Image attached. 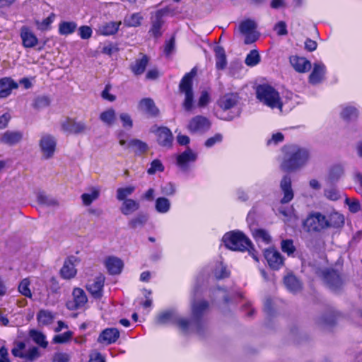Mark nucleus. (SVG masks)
<instances>
[{
	"label": "nucleus",
	"mask_w": 362,
	"mask_h": 362,
	"mask_svg": "<svg viewBox=\"0 0 362 362\" xmlns=\"http://www.w3.org/2000/svg\"><path fill=\"white\" fill-rule=\"evenodd\" d=\"M209 304L205 300L193 302L192 303L191 320L178 317L174 311H166L160 313L157 316L156 322L158 325L173 323L177 325L182 331L185 332L190 329L199 332L201 326L199 319L204 314Z\"/></svg>",
	"instance_id": "obj_1"
},
{
	"label": "nucleus",
	"mask_w": 362,
	"mask_h": 362,
	"mask_svg": "<svg viewBox=\"0 0 362 362\" xmlns=\"http://www.w3.org/2000/svg\"><path fill=\"white\" fill-rule=\"evenodd\" d=\"M281 168L287 172L295 171L303 167L310 159V151L305 147L296 144L285 146Z\"/></svg>",
	"instance_id": "obj_2"
},
{
	"label": "nucleus",
	"mask_w": 362,
	"mask_h": 362,
	"mask_svg": "<svg viewBox=\"0 0 362 362\" xmlns=\"http://www.w3.org/2000/svg\"><path fill=\"white\" fill-rule=\"evenodd\" d=\"M223 241L226 247L230 250L239 251L248 250L252 258L258 262L256 254L249 250L251 246L250 240L242 232L231 231L223 235Z\"/></svg>",
	"instance_id": "obj_3"
},
{
	"label": "nucleus",
	"mask_w": 362,
	"mask_h": 362,
	"mask_svg": "<svg viewBox=\"0 0 362 362\" xmlns=\"http://www.w3.org/2000/svg\"><path fill=\"white\" fill-rule=\"evenodd\" d=\"M257 98L264 105L272 109L277 108L282 112L283 103L281 101L279 93L272 86L263 84L256 88Z\"/></svg>",
	"instance_id": "obj_4"
},
{
	"label": "nucleus",
	"mask_w": 362,
	"mask_h": 362,
	"mask_svg": "<svg viewBox=\"0 0 362 362\" xmlns=\"http://www.w3.org/2000/svg\"><path fill=\"white\" fill-rule=\"evenodd\" d=\"M197 74L195 68L186 74L179 84V91L183 93L185 99L182 106L186 111L192 110L194 103V93L192 90L193 78Z\"/></svg>",
	"instance_id": "obj_5"
},
{
	"label": "nucleus",
	"mask_w": 362,
	"mask_h": 362,
	"mask_svg": "<svg viewBox=\"0 0 362 362\" xmlns=\"http://www.w3.org/2000/svg\"><path fill=\"white\" fill-rule=\"evenodd\" d=\"M39 146L42 157L45 159H49L54 154L57 140L50 134H42L39 141Z\"/></svg>",
	"instance_id": "obj_6"
},
{
	"label": "nucleus",
	"mask_w": 362,
	"mask_h": 362,
	"mask_svg": "<svg viewBox=\"0 0 362 362\" xmlns=\"http://www.w3.org/2000/svg\"><path fill=\"white\" fill-rule=\"evenodd\" d=\"M305 225L309 230L320 231L327 228V216L320 212H315L308 216Z\"/></svg>",
	"instance_id": "obj_7"
},
{
	"label": "nucleus",
	"mask_w": 362,
	"mask_h": 362,
	"mask_svg": "<svg viewBox=\"0 0 362 362\" xmlns=\"http://www.w3.org/2000/svg\"><path fill=\"white\" fill-rule=\"evenodd\" d=\"M60 125L62 130L69 134H81L84 133L88 129L84 122H76L68 117L62 119L60 122Z\"/></svg>",
	"instance_id": "obj_8"
},
{
	"label": "nucleus",
	"mask_w": 362,
	"mask_h": 362,
	"mask_svg": "<svg viewBox=\"0 0 362 362\" xmlns=\"http://www.w3.org/2000/svg\"><path fill=\"white\" fill-rule=\"evenodd\" d=\"M264 257L269 266L274 270L279 269L284 264V258L281 253L274 248H269L264 251Z\"/></svg>",
	"instance_id": "obj_9"
},
{
	"label": "nucleus",
	"mask_w": 362,
	"mask_h": 362,
	"mask_svg": "<svg viewBox=\"0 0 362 362\" xmlns=\"http://www.w3.org/2000/svg\"><path fill=\"white\" fill-rule=\"evenodd\" d=\"M72 296L73 300L66 303V307L71 310L83 307L88 301L86 293L80 288H74Z\"/></svg>",
	"instance_id": "obj_10"
},
{
	"label": "nucleus",
	"mask_w": 362,
	"mask_h": 362,
	"mask_svg": "<svg viewBox=\"0 0 362 362\" xmlns=\"http://www.w3.org/2000/svg\"><path fill=\"white\" fill-rule=\"evenodd\" d=\"M238 29L245 37V44L252 43L259 37V34L257 31L256 24H239Z\"/></svg>",
	"instance_id": "obj_11"
},
{
	"label": "nucleus",
	"mask_w": 362,
	"mask_h": 362,
	"mask_svg": "<svg viewBox=\"0 0 362 362\" xmlns=\"http://www.w3.org/2000/svg\"><path fill=\"white\" fill-rule=\"evenodd\" d=\"M104 282V276L100 274L95 276L94 279L88 281L86 288L95 298H100L103 295Z\"/></svg>",
	"instance_id": "obj_12"
},
{
	"label": "nucleus",
	"mask_w": 362,
	"mask_h": 362,
	"mask_svg": "<svg viewBox=\"0 0 362 362\" xmlns=\"http://www.w3.org/2000/svg\"><path fill=\"white\" fill-rule=\"evenodd\" d=\"M210 122L203 116H196L192 118L188 124V129L191 132H204L210 127Z\"/></svg>",
	"instance_id": "obj_13"
},
{
	"label": "nucleus",
	"mask_w": 362,
	"mask_h": 362,
	"mask_svg": "<svg viewBox=\"0 0 362 362\" xmlns=\"http://www.w3.org/2000/svg\"><path fill=\"white\" fill-rule=\"evenodd\" d=\"M323 279L327 285L332 290L339 288L342 284L340 276L334 270L324 271Z\"/></svg>",
	"instance_id": "obj_14"
},
{
	"label": "nucleus",
	"mask_w": 362,
	"mask_h": 362,
	"mask_svg": "<svg viewBox=\"0 0 362 362\" xmlns=\"http://www.w3.org/2000/svg\"><path fill=\"white\" fill-rule=\"evenodd\" d=\"M119 337V332L116 328H107L104 329L98 338L100 344L109 345L115 343Z\"/></svg>",
	"instance_id": "obj_15"
},
{
	"label": "nucleus",
	"mask_w": 362,
	"mask_h": 362,
	"mask_svg": "<svg viewBox=\"0 0 362 362\" xmlns=\"http://www.w3.org/2000/svg\"><path fill=\"white\" fill-rule=\"evenodd\" d=\"M21 38L23 45L26 48H32L38 44V39L33 32L27 26L21 29Z\"/></svg>",
	"instance_id": "obj_16"
},
{
	"label": "nucleus",
	"mask_w": 362,
	"mask_h": 362,
	"mask_svg": "<svg viewBox=\"0 0 362 362\" xmlns=\"http://www.w3.org/2000/svg\"><path fill=\"white\" fill-rule=\"evenodd\" d=\"M22 139L23 134L19 131H6L0 135V143L13 146L19 143Z\"/></svg>",
	"instance_id": "obj_17"
},
{
	"label": "nucleus",
	"mask_w": 362,
	"mask_h": 362,
	"mask_svg": "<svg viewBox=\"0 0 362 362\" xmlns=\"http://www.w3.org/2000/svg\"><path fill=\"white\" fill-rule=\"evenodd\" d=\"M281 189L284 193V197L281 200V203L286 204L291 202L293 198V192L291 188V179L286 175L281 181Z\"/></svg>",
	"instance_id": "obj_18"
},
{
	"label": "nucleus",
	"mask_w": 362,
	"mask_h": 362,
	"mask_svg": "<svg viewBox=\"0 0 362 362\" xmlns=\"http://www.w3.org/2000/svg\"><path fill=\"white\" fill-rule=\"evenodd\" d=\"M290 63L294 69L300 73L308 71L311 68L310 61L306 59L305 57L292 56L290 57Z\"/></svg>",
	"instance_id": "obj_19"
},
{
	"label": "nucleus",
	"mask_w": 362,
	"mask_h": 362,
	"mask_svg": "<svg viewBox=\"0 0 362 362\" xmlns=\"http://www.w3.org/2000/svg\"><path fill=\"white\" fill-rule=\"evenodd\" d=\"M157 141L163 146H170L173 141V135L167 127H158L156 130Z\"/></svg>",
	"instance_id": "obj_20"
},
{
	"label": "nucleus",
	"mask_w": 362,
	"mask_h": 362,
	"mask_svg": "<svg viewBox=\"0 0 362 362\" xmlns=\"http://www.w3.org/2000/svg\"><path fill=\"white\" fill-rule=\"evenodd\" d=\"M139 110L149 116H156L158 113V110L156 107L153 100L150 98H144L139 103Z\"/></svg>",
	"instance_id": "obj_21"
},
{
	"label": "nucleus",
	"mask_w": 362,
	"mask_h": 362,
	"mask_svg": "<svg viewBox=\"0 0 362 362\" xmlns=\"http://www.w3.org/2000/svg\"><path fill=\"white\" fill-rule=\"evenodd\" d=\"M238 102V96L237 94L228 93L224 95L218 101V105L223 110L231 109Z\"/></svg>",
	"instance_id": "obj_22"
},
{
	"label": "nucleus",
	"mask_w": 362,
	"mask_h": 362,
	"mask_svg": "<svg viewBox=\"0 0 362 362\" xmlns=\"http://www.w3.org/2000/svg\"><path fill=\"white\" fill-rule=\"evenodd\" d=\"M105 267L110 274H118L122 272L123 267L122 261L116 257H109L105 259Z\"/></svg>",
	"instance_id": "obj_23"
},
{
	"label": "nucleus",
	"mask_w": 362,
	"mask_h": 362,
	"mask_svg": "<svg viewBox=\"0 0 362 362\" xmlns=\"http://www.w3.org/2000/svg\"><path fill=\"white\" fill-rule=\"evenodd\" d=\"M197 158V155L189 148L187 149L182 153L178 156L177 162L178 165L184 170L187 168V163L194 162Z\"/></svg>",
	"instance_id": "obj_24"
},
{
	"label": "nucleus",
	"mask_w": 362,
	"mask_h": 362,
	"mask_svg": "<svg viewBox=\"0 0 362 362\" xmlns=\"http://www.w3.org/2000/svg\"><path fill=\"white\" fill-rule=\"evenodd\" d=\"M325 66L322 63H315L312 73L309 76V81L313 84L320 83L325 75Z\"/></svg>",
	"instance_id": "obj_25"
},
{
	"label": "nucleus",
	"mask_w": 362,
	"mask_h": 362,
	"mask_svg": "<svg viewBox=\"0 0 362 362\" xmlns=\"http://www.w3.org/2000/svg\"><path fill=\"white\" fill-rule=\"evenodd\" d=\"M18 85L9 78L0 80V97L6 98L9 95L13 89L17 88Z\"/></svg>",
	"instance_id": "obj_26"
},
{
	"label": "nucleus",
	"mask_w": 362,
	"mask_h": 362,
	"mask_svg": "<svg viewBox=\"0 0 362 362\" xmlns=\"http://www.w3.org/2000/svg\"><path fill=\"white\" fill-rule=\"evenodd\" d=\"M60 273L62 276L65 279H70L76 276V269L71 258L65 260Z\"/></svg>",
	"instance_id": "obj_27"
},
{
	"label": "nucleus",
	"mask_w": 362,
	"mask_h": 362,
	"mask_svg": "<svg viewBox=\"0 0 362 362\" xmlns=\"http://www.w3.org/2000/svg\"><path fill=\"white\" fill-rule=\"evenodd\" d=\"M140 207L139 203L132 199H127L123 201L120 207V211L125 216L130 215L136 211Z\"/></svg>",
	"instance_id": "obj_28"
},
{
	"label": "nucleus",
	"mask_w": 362,
	"mask_h": 362,
	"mask_svg": "<svg viewBox=\"0 0 362 362\" xmlns=\"http://www.w3.org/2000/svg\"><path fill=\"white\" fill-rule=\"evenodd\" d=\"M100 193V189L98 187H92L89 189V192L83 193L81 195L83 204L86 206H89L93 202L98 199Z\"/></svg>",
	"instance_id": "obj_29"
},
{
	"label": "nucleus",
	"mask_w": 362,
	"mask_h": 362,
	"mask_svg": "<svg viewBox=\"0 0 362 362\" xmlns=\"http://www.w3.org/2000/svg\"><path fill=\"white\" fill-rule=\"evenodd\" d=\"M327 228H339L344 225V218L341 214L333 211L327 216Z\"/></svg>",
	"instance_id": "obj_30"
},
{
	"label": "nucleus",
	"mask_w": 362,
	"mask_h": 362,
	"mask_svg": "<svg viewBox=\"0 0 362 362\" xmlns=\"http://www.w3.org/2000/svg\"><path fill=\"white\" fill-rule=\"evenodd\" d=\"M148 63V58L146 55H142L141 59H136L131 65V70L135 75L142 74Z\"/></svg>",
	"instance_id": "obj_31"
},
{
	"label": "nucleus",
	"mask_w": 362,
	"mask_h": 362,
	"mask_svg": "<svg viewBox=\"0 0 362 362\" xmlns=\"http://www.w3.org/2000/svg\"><path fill=\"white\" fill-rule=\"evenodd\" d=\"M127 148H131L136 154H143L148 150V145L139 139H134L128 142Z\"/></svg>",
	"instance_id": "obj_32"
},
{
	"label": "nucleus",
	"mask_w": 362,
	"mask_h": 362,
	"mask_svg": "<svg viewBox=\"0 0 362 362\" xmlns=\"http://www.w3.org/2000/svg\"><path fill=\"white\" fill-rule=\"evenodd\" d=\"M99 118L107 126H112L117 120L115 110L112 108H109L102 112Z\"/></svg>",
	"instance_id": "obj_33"
},
{
	"label": "nucleus",
	"mask_w": 362,
	"mask_h": 362,
	"mask_svg": "<svg viewBox=\"0 0 362 362\" xmlns=\"http://www.w3.org/2000/svg\"><path fill=\"white\" fill-rule=\"evenodd\" d=\"M284 284L286 288L293 293H296L301 289V284L293 275H288L284 278Z\"/></svg>",
	"instance_id": "obj_34"
},
{
	"label": "nucleus",
	"mask_w": 362,
	"mask_h": 362,
	"mask_svg": "<svg viewBox=\"0 0 362 362\" xmlns=\"http://www.w3.org/2000/svg\"><path fill=\"white\" fill-rule=\"evenodd\" d=\"M216 66L218 69H223L227 65L226 57L223 48L217 46L214 49Z\"/></svg>",
	"instance_id": "obj_35"
},
{
	"label": "nucleus",
	"mask_w": 362,
	"mask_h": 362,
	"mask_svg": "<svg viewBox=\"0 0 362 362\" xmlns=\"http://www.w3.org/2000/svg\"><path fill=\"white\" fill-rule=\"evenodd\" d=\"M29 336L33 341L42 348H46L48 345V342L46 340L45 335L36 329H30L29 332Z\"/></svg>",
	"instance_id": "obj_36"
},
{
	"label": "nucleus",
	"mask_w": 362,
	"mask_h": 362,
	"mask_svg": "<svg viewBox=\"0 0 362 362\" xmlns=\"http://www.w3.org/2000/svg\"><path fill=\"white\" fill-rule=\"evenodd\" d=\"M336 320V315L333 312H328L318 318L317 323L321 327L332 325Z\"/></svg>",
	"instance_id": "obj_37"
},
{
	"label": "nucleus",
	"mask_w": 362,
	"mask_h": 362,
	"mask_svg": "<svg viewBox=\"0 0 362 362\" xmlns=\"http://www.w3.org/2000/svg\"><path fill=\"white\" fill-rule=\"evenodd\" d=\"M119 24H100L98 33L103 35H110L117 33Z\"/></svg>",
	"instance_id": "obj_38"
},
{
	"label": "nucleus",
	"mask_w": 362,
	"mask_h": 362,
	"mask_svg": "<svg viewBox=\"0 0 362 362\" xmlns=\"http://www.w3.org/2000/svg\"><path fill=\"white\" fill-rule=\"evenodd\" d=\"M148 221V216L145 214H139L137 216L132 218L128 224L132 228L142 227Z\"/></svg>",
	"instance_id": "obj_39"
},
{
	"label": "nucleus",
	"mask_w": 362,
	"mask_h": 362,
	"mask_svg": "<svg viewBox=\"0 0 362 362\" xmlns=\"http://www.w3.org/2000/svg\"><path fill=\"white\" fill-rule=\"evenodd\" d=\"M37 318L40 324L47 325L52 322L54 320V315L50 311L41 310L38 313Z\"/></svg>",
	"instance_id": "obj_40"
},
{
	"label": "nucleus",
	"mask_w": 362,
	"mask_h": 362,
	"mask_svg": "<svg viewBox=\"0 0 362 362\" xmlns=\"http://www.w3.org/2000/svg\"><path fill=\"white\" fill-rule=\"evenodd\" d=\"M156 209L161 214L167 213L170 208V202L169 199L165 197H159L156 201Z\"/></svg>",
	"instance_id": "obj_41"
},
{
	"label": "nucleus",
	"mask_w": 362,
	"mask_h": 362,
	"mask_svg": "<svg viewBox=\"0 0 362 362\" xmlns=\"http://www.w3.org/2000/svg\"><path fill=\"white\" fill-rule=\"evenodd\" d=\"M135 190L134 186H128L126 187H120L117 189L116 197L119 201H124L127 197L131 195Z\"/></svg>",
	"instance_id": "obj_42"
},
{
	"label": "nucleus",
	"mask_w": 362,
	"mask_h": 362,
	"mask_svg": "<svg viewBox=\"0 0 362 362\" xmlns=\"http://www.w3.org/2000/svg\"><path fill=\"white\" fill-rule=\"evenodd\" d=\"M260 62V56L256 49L251 50L247 55L245 62L249 66H254Z\"/></svg>",
	"instance_id": "obj_43"
},
{
	"label": "nucleus",
	"mask_w": 362,
	"mask_h": 362,
	"mask_svg": "<svg viewBox=\"0 0 362 362\" xmlns=\"http://www.w3.org/2000/svg\"><path fill=\"white\" fill-rule=\"evenodd\" d=\"M344 174V168L340 165L333 166L329 173V180L331 182L337 181Z\"/></svg>",
	"instance_id": "obj_44"
},
{
	"label": "nucleus",
	"mask_w": 362,
	"mask_h": 362,
	"mask_svg": "<svg viewBox=\"0 0 362 362\" xmlns=\"http://www.w3.org/2000/svg\"><path fill=\"white\" fill-rule=\"evenodd\" d=\"M281 249L288 256L293 255L296 251V247L293 245V241L290 239L283 240L281 241Z\"/></svg>",
	"instance_id": "obj_45"
},
{
	"label": "nucleus",
	"mask_w": 362,
	"mask_h": 362,
	"mask_svg": "<svg viewBox=\"0 0 362 362\" xmlns=\"http://www.w3.org/2000/svg\"><path fill=\"white\" fill-rule=\"evenodd\" d=\"M30 282L28 279H23L18 286L19 292L24 296L31 298L32 293L29 288Z\"/></svg>",
	"instance_id": "obj_46"
},
{
	"label": "nucleus",
	"mask_w": 362,
	"mask_h": 362,
	"mask_svg": "<svg viewBox=\"0 0 362 362\" xmlns=\"http://www.w3.org/2000/svg\"><path fill=\"white\" fill-rule=\"evenodd\" d=\"M341 115L344 119H353L357 117L358 111L354 107L346 106L342 110Z\"/></svg>",
	"instance_id": "obj_47"
},
{
	"label": "nucleus",
	"mask_w": 362,
	"mask_h": 362,
	"mask_svg": "<svg viewBox=\"0 0 362 362\" xmlns=\"http://www.w3.org/2000/svg\"><path fill=\"white\" fill-rule=\"evenodd\" d=\"M50 104V100L47 96L41 95L37 97L33 102V106L35 109H42L47 106H49Z\"/></svg>",
	"instance_id": "obj_48"
},
{
	"label": "nucleus",
	"mask_w": 362,
	"mask_h": 362,
	"mask_svg": "<svg viewBox=\"0 0 362 362\" xmlns=\"http://www.w3.org/2000/svg\"><path fill=\"white\" fill-rule=\"evenodd\" d=\"M37 199L39 204L47 206H57L58 202L57 200L47 197L45 194L40 193L37 194Z\"/></svg>",
	"instance_id": "obj_49"
},
{
	"label": "nucleus",
	"mask_w": 362,
	"mask_h": 362,
	"mask_svg": "<svg viewBox=\"0 0 362 362\" xmlns=\"http://www.w3.org/2000/svg\"><path fill=\"white\" fill-rule=\"evenodd\" d=\"M73 332L67 331L60 334L54 336L53 341L54 343L63 344L69 341L73 337Z\"/></svg>",
	"instance_id": "obj_50"
},
{
	"label": "nucleus",
	"mask_w": 362,
	"mask_h": 362,
	"mask_svg": "<svg viewBox=\"0 0 362 362\" xmlns=\"http://www.w3.org/2000/svg\"><path fill=\"white\" fill-rule=\"evenodd\" d=\"M229 272L226 267L223 265L221 262L218 263L215 269L214 275L216 279H221L228 276Z\"/></svg>",
	"instance_id": "obj_51"
},
{
	"label": "nucleus",
	"mask_w": 362,
	"mask_h": 362,
	"mask_svg": "<svg viewBox=\"0 0 362 362\" xmlns=\"http://www.w3.org/2000/svg\"><path fill=\"white\" fill-rule=\"evenodd\" d=\"M345 204L348 205L349 211L352 213H356L361 209L360 202L356 199H350L346 197L345 199Z\"/></svg>",
	"instance_id": "obj_52"
},
{
	"label": "nucleus",
	"mask_w": 362,
	"mask_h": 362,
	"mask_svg": "<svg viewBox=\"0 0 362 362\" xmlns=\"http://www.w3.org/2000/svg\"><path fill=\"white\" fill-rule=\"evenodd\" d=\"M255 238L257 240H262L266 243H269L271 240V237L267 231L263 229H258L253 233Z\"/></svg>",
	"instance_id": "obj_53"
},
{
	"label": "nucleus",
	"mask_w": 362,
	"mask_h": 362,
	"mask_svg": "<svg viewBox=\"0 0 362 362\" xmlns=\"http://www.w3.org/2000/svg\"><path fill=\"white\" fill-rule=\"evenodd\" d=\"M325 196L329 200L337 201L340 198L339 191L335 187H329L325 190Z\"/></svg>",
	"instance_id": "obj_54"
},
{
	"label": "nucleus",
	"mask_w": 362,
	"mask_h": 362,
	"mask_svg": "<svg viewBox=\"0 0 362 362\" xmlns=\"http://www.w3.org/2000/svg\"><path fill=\"white\" fill-rule=\"evenodd\" d=\"M40 352L37 347H32L25 352L23 358L33 361L40 357Z\"/></svg>",
	"instance_id": "obj_55"
},
{
	"label": "nucleus",
	"mask_w": 362,
	"mask_h": 362,
	"mask_svg": "<svg viewBox=\"0 0 362 362\" xmlns=\"http://www.w3.org/2000/svg\"><path fill=\"white\" fill-rule=\"evenodd\" d=\"M164 170V167L161 162L156 159L151 162V167L148 170V173L150 175L155 174L156 172H162Z\"/></svg>",
	"instance_id": "obj_56"
},
{
	"label": "nucleus",
	"mask_w": 362,
	"mask_h": 362,
	"mask_svg": "<svg viewBox=\"0 0 362 362\" xmlns=\"http://www.w3.org/2000/svg\"><path fill=\"white\" fill-rule=\"evenodd\" d=\"M76 24H59V31L62 35H69L74 32Z\"/></svg>",
	"instance_id": "obj_57"
},
{
	"label": "nucleus",
	"mask_w": 362,
	"mask_h": 362,
	"mask_svg": "<svg viewBox=\"0 0 362 362\" xmlns=\"http://www.w3.org/2000/svg\"><path fill=\"white\" fill-rule=\"evenodd\" d=\"M25 344L23 342H18L13 348L11 352L16 357L23 358L25 352L23 351Z\"/></svg>",
	"instance_id": "obj_58"
},
{
	"label": "nucleus",
	"mask_w": 362,
	"mask_h": 362,
	"mask_svg": "<svg viewBox=\"0 0 362 362\" xmlns=\"http://www.w3.org/2000/svg\"><path fill=\"white\" fill-rule=\"evenodd\" d=\"M69 360L70 356L63 352H57L52 357V362H69Z\"/></svg>",
	"instance_id": "obj_59"
},
{
	"label": "nucleus",
	"mask_w": 362,
	"mask_h": 362,
	"mask_svg": "<svg viewBox=\"0 0 362 362\" xmlns=\"http://www.w3.org/2000/svg\"><path fill=\"white\" fill-rule=\"evenodd\" d=\"M119 118L122 122L124 127L130 129L133 126V122L130 115L127 113H122L119 115Z\"/></svg>",
	"instance_id": "obj_60"
},
{
	"label": "nucleus",
	"mask_w": 362,
	"mask_h": 362,
	"mask_svg": "<svg viewBox=\"0 0 362 362\" xmlns=\"http://www.w3.org/2000/svg\"><path fill=\"white\" fill-rule=\"evenodd\" d=\"M79 35L82 39H88L92 35V29L87 25H83L78 29Z\"/></svg>",
	"instance_id": "obj_61"
},
{
	"label": "nucleus",
	"mask_w": 362,
	"mask_h": 362,
	"mask_svg": "<svg viewBox=\"0 0 362 362\" xmlns=\"http://www.w3.org/2000/svg\"><path fill=\"white\" fill-rule=\"evenodd\" d=\"M175 37L174 36L171 37V38L166 42L165 47H164V53L166 56H169L175 49Z\"/></svg>",
	"instance_id": "obj_62"
},
{
	"label": "nucleus",
	"mask_w": 362,
	"mask_h": 362,
	"mask_svg": "<svg viewBox=\"0 0 362 362\" xmlns=\"http://www.w3.org/2000/svg\"><path fill=\"white\" fill-rule=\"evenodd\" d=\"M223 136L221 134H216L214 136L209 138L206 142L205 146L206 147H211L217 143H220L222 141Z\"/></svg>",
	"instance_id": "obj_63"
},
{
	"label": "nucleus",
	"mask_w": 362,
	"mask_h": 362,
	"mask_svg": "<svg viewBox=\"0 0 362 362\" xmlns=\"http://www.w3.org/2000/svg\"><path fill=\"white\" fill-rule=\"evenodd\" d=\"M89 362H105V358L97 351H93L90 354Z\"/></svg>",
	"instance_id": "obj_64"
}]
</instances>
